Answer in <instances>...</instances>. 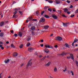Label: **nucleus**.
Here are the masks:
<instances>
[{
  "label": "nucleus",
  "instance_id": "9d476101",
  "mask_svg": "<svg viewBox=\"0 0 78 78\" xmlns=\"http://www.w3.org/2000/svg\"><path fill=\"white\" fill-rule=\"evenodd\" d=\"M31 29V30H32V31H34V30H35V29H36V27L34 26L32 27Z\"/></svg>",
  "mask_w": 78,
  "mask_h": 78
},
{
  "label": "nucleus",
  "instance_id": "ddd939ff",
  "mask_svg": "<svg viewBox=\"0 0 78 78\" xmlns=\"http://www.w3.org/2000/svg\"><path fill=\"white\" fill-rule=\"evenodd\" d=\"M22 35H23V34L21 32H19L18 35L20 36V37H21Z\"/></svg>",
  "mask_w": 78,
  "mask_h": 78
},
{
  "label": "nucleus",
  "instance_id": "2f4dec72",
  "mask_svg": "<svg viewBox=\"0 0 78 78\" xmlns=\"http://www.w3.org/2000/svg\"><path fill=\"white\" fill-rule=\"evenodd\" d=\"M0 36L1 37H3V34L2 33H1L0 34Z\"/></svg>",
  "mask_w": 78,
  "mask_h": 78
},
{
  "label": "nucleus",
  "instance_id": "6e6d98bb",
  "mask_svg": "<svg viewBox=\"0 0 78 78\" xmlns=\"http://www.w3.org/2000/svg\"><path fill=\"white\" fill-rule=\"evenodd\" d=\"M29 21H30V20H28L27 19V20H26V23H28V22H29Z\"/></svg>",
  "mask_w": 78,
  "mask_h": 78
},
{
  "label": "nucleus",
  "instance_id": "f257e3e1",
  "mask_svg": "<svg viewBox=\"0 0 78 78\" xmlns=\"http://www.w3.org/2000/svg\"><path fill=\"white\" fill-rule=\"evenodd\" d=\"M31 61H32V59H30L28 62L27 65V67H28V66H32L33 63L32 62H31Z\"/></svg>",
  "mask_w": 78,
  "mask_h": 78
},
{
  "label": "nucleus",
  "instance_id": "6e6552de",
  "mask_svg": "<svg viewBox=\"0 0 78 78\" xmlns=\"http://www.w3.org/2000/svg\"><path fill=\"white\" fill-rule=\"evenodd\" d=\"M65 47H68V48H69L70 47V45L68 44L67 43H66L65 44Z\"/></svg>",
  "mask_w": 78,
  "mask_h": 78
},
{
  "label": "nucleus",
  "instance_id": "f8f14e48",
  "mask_svg": "<svg viewBox=\"0 0 78 78\" xmlns=\"http://www.w3.org/2000/svg\"><path fill=\"white\" fill-rule=\"evenodd\" d=\"M15 12L13 13L14 15H15L17 14V9H15Z\"/></svg>",
  "mask_w": 78,
  "mask_h": 78
},
{
  "label": "nucleus",
  "instance_id": "423d86ee",
  "mask_svg": "<svg viewBox=\"0 0 78 78\" xmlns=\"http://www.w3.org/2000/svg\"><path fill=\"white\" fill-rule=\"evenodd\" d=\"M45 21V20L44 19V18H41V19L40 20V23H41V22H44Z\"/></svg>",
  "mask_w": 78,
  "mask_h": 78
},
{
  "label": "nucleus",
  "instance_id": "f704fd0d",
  "mask_svg": "<svg viewBox=\"0 0 78 78\" xmlns=\"http://www.w3.org/2000/svg\"><path fill=\"white\" fill-rule=\"evenodd\" d=\"M33 50H34L33 49H28V51H29L31 52L33 51Z\"/></svg>",
  "mask_w": 78,
  "mask_h": 78
},
{
  "label": "nucleus",
  "instance_id": "c756f323",
  "mask_svg": "<svg viewBox=\"0 0 78 78\" xmlns=\"http://www.w3.org/2000/svg\"><path fill=\"white\" fill-rule=\"evenodd\" d=\"M77 41H78V39H75L74 40V41L73 42L74 43H75V42H76Z\"/></svg>",
  "mask_w": 78,
  "mask_h": 78
},
{
  "label": "nucleus",
  "instance_id": "b1692460",
  "mask_svg": "<svg viewBox=\"0 0 78 78\" xmlns=\"http://www.w3.org/2000/svg\"><path fill=\"white\" fill-rule=\"evenodd\" d=\"M64 11L65 12H67V11H68V9H64Z\"/></svg>",
  "mask_w": 78,
  "mask_h": 78
},
{
  "label": "nucleus",
  "instance_id": "1a4fd4ad",
  "mask_svg": "<svg viewBox=\"0 0 78 78\" xmlns=\"http://www.w3.org/2000/svg\"><path fill=\"white\" fill-rule=\"evenodd\" d=\"M65 47H68V48H69L70 47V45L68 44L67 43H66L65 44Z\"/></svg>",
  "mask_w": 78,
  "mask_h": 78
},
{
  "label": "nucleus",
  "instance_id": "58836bf2",
  "mask_svg": "<svg viewBox=\"0 0 78 78\" xmlns=\"http://www.w3.org/2000/svg\"><path fill=\"white\" fill-rule=\"evenodd\" d=\"M44 17L46 18H49V16H48V15H45Z\"/></svg>",
  "mask_w": 78,
  "mask_h": 78
},
{
  "label": "nucleus",
  "instance_id": "de8ad7c7",
  "mask_svg": "<svg viewBox=\"0 0 78 78\" xmlns=\"http://www.w3.org/2000/svg\"><path fill=\"white\" fill-rule=\"evenodd\" d=\"M66 2L68 3H70V1H69V0H67Z\"/></svg>",
  "mask_w": 78,
  "mask_h": 78
},
{
  "label": "nucleus",
  "instance_id": "cd10ccee",
  "mask_svg": "<svg viewBox=\"0 0 78 78\" xmlns=\"http://www.w3.org/2000/svg\"><path fill=\"white\" fill-rule=\"evenodd\" d=\"M30 39H31V37H28L27 39V41H30Z\"/></svg>",
  "mask_w": 78,
  "mask_h": 78
},
{
  "label": "nucleus",
  "instance_id": "69168bd1",
  "mask_svg": "<svg viewBox=\"0 0 78 78\" xmlns=\"http://www.w3.org/2000/svg\"><path fill=\"white\" fill-rule=\"evenodd\" d=\"M23 30H24V27H23L21 29V31H23Z\"/></svg>",
  "mask_w": 78,
  "mask_h": 78
},
{
  "label": "nucleus",
  "instance_id": "09e8293b",
  "mask_svg": "<svg viewBox=\"0 0 78 78\" xmlns=\"http://www.w3.org/2000/svg\"><path fill=\"white\" fill-rule=\"evenodd\" d=\"M44 11H43L41 13V15H43V14H44Z\"/></svg>",
  "mask_w": 78,
  "mask_h": 78
},
{
  "label": "nucleus",
  "instance_id": "4c0bfd02",
  "mask_svg": "<svg viewBox=\"0 0 78 78\" xmlns=\"http://www.w3.org/2000/svg\"><path fill=\"white\" fill-rule=\"evenodd\" d=\"M3 46L2 45H0V47L1 48V49H4V47H2Z\"/></svg>",
  "mask_w": 78,
  "mask_h": 78
},
{
  "label": "nucleus",
  "instance_id": "6ab92c4d",
  "mask_svg": "<svg viewBox=\"0 0 78 78\" xmlns=\"http://www.w3.org/2000/svg\"><path fill=\"white\" fill-rule=\"evenodd\" d=\"M17 15H14L12 16L13 18H16V17H17Z\"/></svg>",
  "mask_w": 78,
  "mask_h": 78
},
{
  "label": "nucleus",
  "instance_id": "412c9836",
  "mask_svg": "<svg viewBox=\"0 0 78 78\" xmlns=\"http://www.w3.org/2000/svg\"><path fill=\"white\" fill-rule=\"evenodd\" d=\"M32 19H33V18L31 17H29L28 18V20H29L30 21L32 20Z\"/></svg>",
  "mask_w": 78,
  "mask_h": 78
},
{
  "label": "nucleus",
  "instance_id": "4468645a",
  "mask_svg": "<svg viewBox=\"0 0 78 78\" xmlns=\"http://www.w3.org/2000/svg\"><path fill=\"white\" fill-rule=\"evenodd\" d=\"M4 22L3 21L1 22L0 23V25L1 27H2V26L4 25Z\"/></svg>",
  "mask_w": 78,
  "mask_h": 78
},
{
  "label": "nucleus",
  "instance_id": "3c124183",
  "mask_svg": "<svg viewBox=\"0 0 78 78\" xmlns=\"http://www.w3.org/2000/svg\"><path fill=\"white\" fill-rule=\"evenodd\" d=\"M37 20V19H33L32 20V21H36Z\"/></svg>",
  "mask_w": 78,
  "mask_h": 78
},
{
  "label": "nucleus",
  "instance_id": "f03ea898",
  "mask_svg": "<svg viewBox=\"0 0 78 78\" xmlns=\"http://www.w3.org/2000/svg\"><path fill=\"white\" fill-rule=\"evenodd\" d=\"M45 48H53V47L51 45L49 44H48L47 45H45Z\"/></svg>",
  "mask_w": 78,
  "mask_h": 78
},
{
  "label": "nucleus",
  "instance_id": "bb28decb",
  "mask_svg": "<svg viewBox=\"0 0 78 78\" xmlns=\"http://www.w3.org/2000/svg\"><path fill=\"white\" fill-rule=\"evenodd\" d=\"M70 73H72V76H74V73H73V72L72 71H71Z\"/></svg>",
  "mask_w": 78,
  "mask_h": 78
},
{
  "label": "nucleus",
  "instance_id": "79ce46f5",
  "mask_svg": "<svg viewBox=\"0 0 78 78\" xmlns=\"http://www.w3.org/2000/svg\"><path fill=\"white\" fill-rule=\"evenodd\" d=\"M62 16L64 17H66V18L67 17V16H65V15H62Z\"/></svg>",
  "mask_w": 78,
  "mask_h": 78
},
{
  "label": "nucleus",
  "instance_id": "e2e57ef3",
  "mask_svg": "<svg viewBox=\"0 0 78 78\" xmlns=\"http://www.w3.org/2000/svg\"><path fill=\"white\" fill-rule=\"evenodd\" d=\"M40 46H41V47H43L44 46V44H40Z\"/></svg>",
  "mask_w": 78,
  "mask_h": 78
},
{
  "label": "nucleus",
  "instance_id": "0e129e2a",
  "mask_svg": "<svg viewBox=\"0 0 78 78\" xmlns=\"http://www.w3.org/2000/svg\"><path fill=\"white\" fill-rule=\"evenodd\" d=\"M67 58L68 59H70V56H68V57H67Z\"/></svg>",
  "mask_w": 78,
  "mask_h": 78
},
{
  "label": "nucleus",
  "instance_id": "393cba45",
  "mask_svg": "<svg viewBox=\"0 0 78 78\" xmlns=\"http://www.w3.org/2000/svg\"><path fill=\"white\" fill-rule=\"evenodd\" d=\"M56 4H59L60 3V1H57L55 2Z\"/></svg>",
  "mask_w": 78,
  "mask_h": 78
},
{
  "label": "nucleus",
  "instance_id": "a18cd8bd",
  "mask_svg": "<svg viewBox=\"0 0 78 78\" xmlns=\"http://www.w3.org/2000/svg\"><path fill=\"white\" fill-rule=\"evenodd\" d=\"M14 36H15V37H17L18 35H17V34H14Z\"/></svg>",
  "mask_w": 78,
  "mask_h": 78
},
{
  "label": "nucleus",
  "instance_id": "a878e982",
  "mask_svg": "<svg viewBox=\"0 0 78 78\" xmlns=\"http://www.w3.org/2000/svg\"><path fill=\"white\" fill-rule=\"evenodd\" d=\"M63 25L64 26V27H67V24H66L65 23H63Z\"/></svg>",
  "mask_w": 78,
  "mask_h": 78
},
{
  "label": "nucleus",
  "instance_id": "a211bd4d",
  "mask_svg": "<svg viewBox=\"0 0 78 78\" xmlns=\"http://www.w3.org/2000/svg\"><path fill=\"white\" fill-rule=\"evenodd\" d=\"M58 70L57 69V68H56V67H55L54 69V71L55 72H57Z\"/></svg>",
  "mask_w": 78,
  "mask_h": 78
},
{
  "label": "nucleus",
  "instance_id": "e433bc0d",
  "mask_svg": "<svg viewBox=\"0 0 78 78\" xmlns=\"http://www.w3.org/2000/svg\"><path fill=\"white\" fill-rule=\"evenodd\" d=\"M67 71V68H66L65 69L63 70V72H65Z\"/></svg>",
  "mask_w": 78,
  "mask_h": 78
},
{
  "label": "nucleus",
  "instance_id": "774afa93",
  "mask_svg": "<svg viewBox=\"0 0 78 78\" xmlns=\"http://www.w3.org/2000/svg\"><path fill=\"white\" fill-rule=\"evenodd\" d=\"M17 9V11H18V10H20V8H18Z\"/></svg>",
  "mask_w": 78,
  "mask_h": 78
},
{
  "label": "nucleus",
  "instance_id": "72a5a7b5",
  "mask_svg": "<svg viewBox=\"0 0 78 78\" xmlns=\"http://www.w3.org/2000/svg\"><path fill=\"white\" fill-rule=\"evenodd\" d=\"M31 34H32V36H34V35L35 34H34V32L33 31H32Z\"/></svg>",
  "mask_w": 78,
  "mask_h": 78
},
{
  "label": "nucleus",
  "instance_id": "7c9ffc66",
  "mask_svg": "<svg viewBox=\"0 0 78 78\" xmlns=\"http://www.w3.org/2000/svg\"><path fill=\"white\" fill-rule=\"evenodd\" d=\"M23 44H21L20 46V48H23Z\"/></svg>",
  "mask_w": 78,
  "mask_h": 78
},
{
  "label": "nucleus",
  "instance_id": "052dcab7",
  "mask_svg": "<svg viewBox=\"0 0 78 78\" xmlns=\"http://www.w3.org/2000/svg\"><path fill=\"white\" fill-rule=\"evenodd\" d=\"M41 42H43L44 40H41Z\"/></svg>",
  "mask_w": 78,
  "mask_h": 78
},
{
  "label": "nucleus",
  "instance_id": "aec40b11",
  "mask_svg": "<svg viewBox=\"0 0 78 78\" xmlns=\"http://www.w3.org/2000/svg\"><path fill=\"white\" fill-rule=\"evenodd\" d=\"M49 27V26H46L44 27V29H48Z\"/></svg>",
  "mask_w": 78,
  "mask_h": 78
},
{
  "label": "nucleus",
  "instance_id": "5fc2aeb1",
  "mask_svg": "<svg viewBox=\"0 0 78 78\" xmlns=\"http://www.w3.org/2000/svg\"><path fill=\"white\" fill-rule=\"evenodd\" d=\"M75 43H74V42H73L72 44V45L73 46V47H74V44Z\"/></svg>",
  "mask_w": 78,
  "mask_h": 78
},
{
  "label": "nucleus",
  "instance_id": "f3484780",
  "mask_svg": "<svg viewBox=\"0 0 78 78\" xmlns=\"http://www.w3.org/2000/svg\"><path fill=\"white\" fill-rule=\"evenodd\" d=\"M75 63L76 66H77V68H78V61H76V60L75 61Z\"/></svg>",
  "mask_w": 78,
  "mask_h": 78
},
{
  "label": "nucleus",
  "instance_id": "c9c22d12",
  "mask_svg": "<svg viewBox=\"0 0 78 78\" xmlns=\"http://www.w3.org/2000/svg\"><path fill=\"white\" fill-rule=\"evenodd\" d=\"M47 58V57L46 56H45L43 58L41 59V61H42V60H44V59H45V58Z\"/></svg>",
  "mask_w": 78,
  "mask_h": 78
},
{
  "label": "nucleus",
  "instance_id": "ea45409f",
  "mask_svg": "<svg viewBox=\"0 0 78 78\" xmlns=\"http://www.w3.org/2000/svg\"><path fill=\"white\" fill-rule=\"evenodd\" d=\"M75 14H77L78 13V9L75 11Z\"/></svg>",
  "mask_w": 78,
  "mask_h": 78
},
{
  "label": "nucleus",
  "instance_id": "603ef678",
  "mask_svg": "<svg viewBox=\"0 0 78 78\" xmlns=\"http://www.w3.org/2000/svg\"><path fill=\"white\" fill-rule=\"evenodd\" d=\"M10 32L11 33H14V31L13 30H11Z\"/></svg>",
  "mask_w": 78,
  "mask_h": 78
},
{
  "label": "nucleus",
  "instance_id": "8fccbe9b",
  "mask_svg": "<svg viewBox=\"0 0 78 78\" xmlns=\"http://www.w3.org/2000/svg\"><path fill=\"white\" fill-rule=\"evenodd\" d=\"M73 8V5H71L69 7V8Z\"/></svg>",
  "mask_w": 78,
  "mask_h": 78
},
{
  "label": "nucleus",
  "instance_id": "37998d69",
  "mask_svg": "<svg viewBox=\"0 0 78 78\" xmlns=\"http://www.w3.org/2000/svg\"><path fill=\"white\" fill-rule=\"evenodd\" d=\"M19 12L20 13V14H22V13L23 12V11H19Z\"/></svg>",
  "mask_w": 78,
  "mask_h": 78
},
{
  "label": "nucleus",
  "instance_id": "dca6fc26",
  "mask_svg": "<svg viewBox=\"0 0 78 78\" xmlns=\"http://www.w3.org/2000/svg\"><path fill=\"white\" fill-rule=\"evenodd\" d=\"M50 64H51V62H49L46 64V66H49L50 65Z\"/></svg>",
  "mask_w": 78,
  "mask_h": 78
},
{
  "label": "nucleus",
  "instance_id": "9b49d317",
  "mask_svg": "<svg viewBox=\"0 0 78 78\" xmlns=\"http://www.w3.org/2000/svg\"><path fill=\"white\" fill-rule=\"evenodd\" d=\"M9 59H5L4 61V62L5 64H7V63H8L9 62Z\"/></svg>",
  "mask_w": 78,
  "mask_h": 78
},
{
  "label": "nucleus",
  "instance_id": "c85d7f7f",
  "mask_svg": "<svg viewBox=\"0 0 78 78\" xmlns=\"http://www.w3.org/2000/svg\"><path fill=\"white\" fill-rule=\"evenodd\" d=\"M49 8V7L48 6H45L44 7V9L45 10H47V8Z\"/></svg>",
  "mask_w": 78,
  "mask_h": 78
},
{
  "label": "nucleus",
  "instance_id": "4be33fe9",
  "mask_svg": "<svg viewBox=\"0 0 78 78\" xmlns=\"http://www.w3.org/2000/svg\"><path fill=\"white\" fill-rule=\"evenodd\" d=\"M56 12L58 13V14H61V12L60 10H58L57 11H56Z\"/></svg>",
  "mask_w": 78,
  "mask_h": 78
},
{
  "label": "nucleus",
  "instance_id": "864d4df0",
  "mask_svg": "<svg viewBox=\"0 0 78 78\" xmlns=\"http://www.w3.org/2000/svg\"><path fill=\"white\" fill-rule=\"evenodd\" d=\"M54 47H55V48H58V45H55L54 46Z\"/></svg>",
  "mask_w": 78,
  "mask_h": 78
},
{
  "label": "nucleus",
  "instance_id": "39448f33",
  "mask_svg": "<svg viewBox=\"0 0 78 78\" xmlns=\"http://www.w3.org/2000/svg\"><path fill=\"white\" fill-rule=\"evenodd\" d=\"M52 17L54 19H55L56 20H57V19H58V17H57V16L56 15H55V14H52Z\"/></svg>",
  "mask_w": 78,
  "mask_h": 78
},
{
  "label": "nucleus",
  "instance_id": "7ed1b4c3",
  "mask_svg": "<svg viewBox=\"0 0 78 78\" xmlns=\"http://www.w3.org/2000/svg\"><path fill=\"white\" fill-rule=\"evenodd\" d=\"M62 37H61L59 36H58L57 37H56L55 39V40H56V41H62Z\"/></svg>",
  "mask_w": 78,
  "mask_h": 78
},
{
  "label": "nucleus",
  "instance_id": "2eb2a0df",
  "mask_svg": "<svg viewBox=\"0 0 78 78\" xmlns=\"http://www.w3.org/2000/svg\"><path fill=\"white\" fill-rule=\"evenodd\" d=\"M17 55H18V54L16 52L14 53L13 55V56H14V57H16L17 56Z\"/></svg>",
  "mask_w": 78,
  "mask_h": 78
},
{
  "label": "nucleus",
  "instance_id": "0eeeda50",
  "mask_svg": "<svg viewBox=\"0 0 78 78\" xmlns=\"http://www.w3.org/2000/svg\"><path fill=\"white\" fill-rule=\"evenodd\" d=\"M70 55L71 57V58L74 61V57L73 56V54H70Z\"/></svg>",
  "mask_w": 78,
  "mask_h": 78
},
{
  "label": "nucleus",
  "instance_id": "bf43d9fd",
  "mask_svg": "<svg viewBox=\"0 0 78 78\" xmlns=\"http://www.w3.org/2000/svg\"><path fill=\"white\" fill-rule=\"evenodd\" d=\"M74 16H75V15H73L71 16V17H73Z\"/></svg>",
  "mask_w": 78,
  "mask_h": 78
},
{
  "label": "nucleus",
  "instance_id": "680f3d73",
  "mask_svg": "<svg viewBox=\"0 0 78 78\" xmlns=\"http://www.w3.org/2000/svg\"><path fill=\"white\" fill-rule=\"evenodd\" d=\"M70 12H67V13L68 14H70Z\"/></svg>",
  "mask_w": 78,
  "mask_h": 78
},
{
  "label": "nucleus",
  "instance_id": "4d7b16f0",
  "mask_svg": "<svg viewBox=\"0 0 78 78\" xmlns=\"http://www.w3.org/2000/svg\"><path fill=\"white\" fill-rule=\"evenodd\" d=\"M52 10L54 12H55V11H56V10H55V9H52Z\"/></svg>",
  "mask_w": 78,
  "mask_h": 78
},
{
  "label": "nucleus",
  "instance_id": "13d9d810",
  "mask_svg": "<svg viewBox=\"0 0 78 78\" xmlns=\"http://www.w3.org/2000/svg\"><path fill=\"white\" fill-rule=\"evenodd\" d=\"M2 73H1L0 74V78H2Z\"/></svg>",
  "mask_w": 78,
  "mask_h": 78
},
{
  "label": "nucleus",
  "instance_id": "a19ab883",
  "mask_svg": "<svg viewBox=\"0 0 78 78\" xmlns=\"http://www.w3.org/2000/svg\"><path fill=\"white\" fill-rule=\"evenodd\" d=\"M48 11L50 12H51L52 11V10L51 9H48Z\"/></svg>",
  "mask_w": 78,
  "mask_h": 78
},
{
  "label": "nucleus",
  "instance_id": "49530a36",
  "mask_svg": "<svg viewBox=\"0 0 78 78\" xmlns=\"http://www.w3.org/2000/svg\"><path fill=\"white\" fill-rule=\"evenodd\" d=\"M39 58H42L43 57V56L42 55H39L38 56Z\"/></svg>",
  "mask_w": 78,
  "mask_h": 78
},
{
  "label": "nucleus",
  "instance_id": "5701e85b",
  "mask_svg": "<svg viewBox=\"0 0 78 78\" xmlns=\"http://www.w3.org/2000/svg\"><path fill=\"white\" fill-rule=\"evenodd\" d=\"M11 47L12 48H15V46L13 44H12L11 45Z\"/></svg>",
  "mask_w": 78,
  "mask_h": 78
},
{
  "label": "nucleus",
  "instance_id": "c03bdc74",
  "mask_svg": "<svg viewBox=\"0 0 78 78\" xmlns=\"http://www.w3.org/2000/svg\"><path fill=\"white\" fill-rule=\"evenodd\" d=\"M30 43H28L27 44V47H29V46H30Z\"/></svg>",
  "mask_w": 78,
  "mask_h": 78
},
{
  "label": "nucleus",
  "instance_id": "473e14b6",
  "mask_svg": "<svg viewBox=\"0 0 78 78\" xmlns=\"http://www.w3.org/2000/svg\"><path fill=\"white\" fill-rule=\"evenodd\" d=\"M44 51L45 53H49V51L48 50H45Z\"/></svg>",
  "mask_w": 78,
  "mask_h": 78
},
{
  "label": "nucleus",
  "instance_id": "20e7f679",
  "mask_svg": "<svg viewBox=\"0 0 78 78\" xmlns=\"http://www.w3.org/2000/svg\"><path fill=\"white\" fill-rule=\"evenodd\" d=\"M68 53H65V52H63L62 53L58 54L59 56H66V55H67Z\"/></svg>",
  "mask_w": 78,
  "mask_h": 78
},
{
  "label": "nucleus",
  "instance_id": "338daca9",
  "mask_svg": "<svg viewBox=\"0 0 78 78\" xmlns=\"http://www.w3.org/2000/svg\"><path fill=\"white\" fill-rule=\"evenodd\" d=\"M36 14H39V12H36Z\"/></svg>",
  "mask_w": 78,
  "mask_h": 78
}]
</instances>
